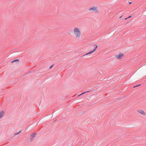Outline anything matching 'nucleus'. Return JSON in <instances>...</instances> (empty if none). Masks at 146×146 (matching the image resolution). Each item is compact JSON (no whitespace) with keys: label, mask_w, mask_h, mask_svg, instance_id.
Returning a JSON list of instances; mask_svg holds the SVG:
<instances>
[{"label":"nucleus","mask_w":146,"mask_h":146,"mask_svg":"<svg viewBox=\"0 0 146 146\" xmlns=\"http://www.w3.org/2000/svg\"><path fill=\"white\" fill-rule=\"evenodd\" d=\"M93 46L94 49L93 50H91L90 52H89L88 53L86 54L85 55H87L92 53L95 51L98 47V46L96 45H93Z\"/></svg>","instance_id":"obj_4"},{"label":"nucleus","mask_w":146,"mask_h":146,"mask_svg":"<svg viewBox=\"0 0 146 146\" xmlns=\"http://www.w3.org/2000/svg\"><path fill=\"white\" fill-rule=\"evenodd\" d=\"M86 92H83V93H82V94H80V95H78V96H80V95H82V94H84V93H86Z\"/></svg>","instance_id":"obj_8"},{"label":"nucleus","mask_w":146,"mask_h":146,"mask_svg":"<svg viewBox=\"0 0 146 146\" xmlns=\"http://www.w3.org/2000/svg\"><path fill=\"white\" fill-rule=\"evenodd\" d=\"M122 16H121V17H120L119 18H121V17H122Z\"/></svg>","instance_id":"obj_15"},{"label":"nucleus","mask_w":146,"mask_h":146,"mask_svg":"<svg viewBox=\"0 0 146 146\" xmlns=\"http://www.w3.org/2000/svg\"><path fill=\"white\" fill-rule=\"evenodd\" d=\"M124 56L123 54L122 53H119L118 54L115 55V56L117 59L120 60Z\"/></svg>","instance_id":"obj_3"},{"label":"nucleus","mask_w":146,"mask_h":146,"mask_svg":"<svg viewBox=\"0 0 146 146\" xmlns=\"http://www.w3.org/2000/svg\"><path fill=\"white\" fill-rule=\"evenodd\" d=\"M19 133H15V135H17V134H19Z\"/></svg>","instance_id":"obj_12"},{"label":"nucleus","mask_w":146,"mask_h":146,"mask_svg":"<svg viewBox=\"0 0 146 146\" xmlns=\"http://www.w3.org/2000/svg\"><path fill=\"white\" fill-rule=\"evenodd\" d=\"M5 114V112L3 111H0V119L2 118Z\"/></svg>","instance_id":"obj_6"},{"label":"nucleus","mask_w":146,"mask_h":146,"mask_svg":"<svg viewBox=\"0 0 146 146\" xmlns=\"http://www.w3.org/2000/svg\"><path fill=\"white\" fill-rule=\"evenodd\" d=\"M131 16H129V17H128V18H131Z\"/></svg>","instance_id":"obj_10"},{"label":"nucleus","mask_w":146,"mask_h":146,"mask_svg":"<svg viewBox=\"0 0 146 146\" xmlns=\"http://www.w3.org/2000/svg\"><path fill=\"white\" fill-rule=\"evenodd\" d=\"M88 10L90 11H94L96 13H98V7H97L93 6L91 7H89Z\"/></svg>","instance_id":"obj_2"},{"label":"nucleus","mask_w":146,"mask_h":146,"mask_svg":"<svg viewBox=\"0 0 146 146\" xmlns=\"http://www.w3.org/2000/svg\"><path fill=\"white\" fill-rule=\"evenodd\" d=\"M52 66H52H52H51L50 67V69H51V68H52Z\"/></svg>","instance_id":"obj_11"},{"label":"nucleus","mask_w":146,"mask_h":146,"mask_svg":"<svg viewBox=\"0 0 146 146\" xmlns=\"http://www.w3.org/2000/svg\"><path fill=\"white\" fill-rule=\"evenodd\" d=\"M127 18H125V20H126V19H127Z\"/></svg>","instance_id":"obj_14"},{"label":"nucleus","mask_w":146,"mask_h":146,"mask_svg":"<svg viewBox=\"0 0 146 146\" xmlns=\"http://www.w3.org/2000/svg\"><path fill=\"white\" fill-rule=\"evenodd\" d=\"M36 133H33L31 135V141H32L33 140V138L36 135Z\"/></svg>","instance_id":"obj_7"},{"label":"nucleus","mask_w":146,"mask_h":146,"mask_svg":"<svg viewBox=\"0 0 146 146\" xmlns=\"http://www.w3.org/2000/svg\"><path fill=\"white\" fill-rule=\"evenodd\" d=\"M73 33L76 38H80L82 35V32L80 28L78 27H74L73 30Z\"/></svg>","instance_id":"obj_1"},{"label":"nucleus","mask_w":146,"mask_h":146,"mask_svg":"<svg viewBox=\"0 0 146 146\" xmlns=\"http://www.w3.org/2000/svg\"><path fill=\"white\" fill-rule=\"evenodd\" d=\"M137 111L139 113L145 116L146 115L145 112L143 110H137Z\"/></svg>","instance_id":"obj_5"},{"label":"nucleus","mask_w":146,"mask_h":146,"mask_svg":"<svg viewBox=\"0 0 146 146\" xmlns=\"http://www.w3.org/2000/svg\"><path fill=\"white\" fill-rule=\"evenodd\" d=\"M19 61V60H14L13 61H12V62H15V61Z\"/></svg>","instance_id":"obj_9"},{"label":"nucleus","mask_w":146,"mask_h":146,"mask_svg":"<svg viewBox=\"0 0 146 146\" xmlns=\"http://www.w3.org/2000/svg\"><path fill=\"white\" fill-rule=\"evenodd\" d=\"M132 3L131 2H129V4H131Z\"/></svg>","instance_id":"obj_13"}]
</instances>
